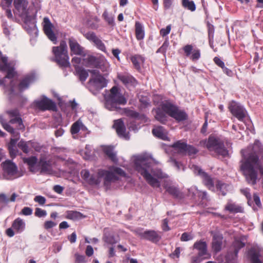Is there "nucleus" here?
<instances>
[{
	"label": "nucleus",
	"instance_id": "nucleus-5",
	"mask_svg": "<svg viewBox=\"0 0 263 263\" xmlns=\"http://www.w3.org/2000/svg\"><path fill=\"white\" fill-rule=\"evenodd\" d=\"M52 52L54 55L55 61L60 66L64 68L70 66L67 46L65 41H62L59 46L53 47Z\"/></svg>",
	"mask_w": 263,
	"mask_h": 263
},
{
	"label": "nucleus",
	"instance_id": "nucleus-10",
	"mask_svg": "<svg viewBox=\"0 0 263 263\" xmlns=\"http://www.w3.org/2000/svg\"><path fill=\"white\" fill-rule=\"evenodd\" d=\"M13 62H8L7 58L3 56L0 52V70L2 71H7V75L4 79H0V85H3L7 78L11 79L15 74L14 70Z\"/></svg>",
	"mask_w": 263,
	"mask_h": 263
},
{
	"label": "nucleus",
	"instance_id": "nucleus-25",
	"mask_svg": "<svg viewBox=\"0 0 263 263\" xmlns=\"http://www.w3.org/2000/svg\"><path fill=\"white\" fill-rule=\"evenodd\" d=\"M35 80V76L33 74L27 75L20 82L18 85L20 90L23 91L27 89L30 84L34 82Z\"/></svg>",
	"mask_w": 263,
	"mask_h": 263
},
{
	"label": "nucleus",
	"instance_id": "nucleus-34",
	"mask_svg": "<svg viewBox=\"0 0 263 263\" xmlns=\"http://www.w3.org/2000/svg\"><path fill=\"white\" fill-rule=\"evenodd\" d=\"M186 146L187 144L181 140L175 142L172 145V147L174 148V149L178 153L181 154H185Z\"/></svg>",
	"mask_w": 263,
	"mask_h": 263
},
{
	"label": "nucleus",
	"instance_id": "nucleus-31",
	"mask_svg": "<svg viewBox=\"0 0 263 263\" xmlns=\"http://www.w3.org/2000/svg\"><path fill=\"white\" fill-rule=\"evenodd\" d=\"M252 153H250L249 156L247 157H246L245 156V154L243 153V151H242V153H243V159L241 160V162L242 163V161H244L245 160V159H246L247 158H248L252 154H254L256 156L257 155H256V153H259V152H260L262 151V145L261 144V143H260V142L258 140H255V141L254 142L253 146H252Z\"/></svg>",
	"mask_w": 263,
	"mask_h": 263
},
{
	"label": "nucleus",
	"instance_id": "nucleus-1",
	"mask_svg": "<svg viewBox=\"0 0 263 263\" xmlns=\"http://www.w3.org/2000/svg\"><path fill=\"white\" fill-rule=\"evenodd\" d=\"M135 169L144 178L146 182L152 187H160V179L166 178L167 175L160 168L155 167L159 162L145 155H139L134 157Z\"/></svg>",
	"mask_w": 263,
	"mask_h": 263
},
{
	"label": "nucleus",
	"instance_id": "nucleus-48",
	"mask_svg": "<svg viewBox=\"0 0 263 263\" xmlns=\"http://www.w3.org/2000/svg\"><path fill=\"white\" fill-rule=\"evenodd\" d=\"M169 46V42L168 39H166L162 45L157 50V53L161 52L163 54L165 53L167 49Z\"/></svg>",
	"mask_w": 263,
	"mask_h": 263
},
{
	"label": "nucleus",
	"instance_id": "nucleus-14",
	"mask_svg": "<svg viewBox=\"0 0 263 263\" xmlns=\"http://www.w3.org/2000/svg\"><path fill=\"white\" fill-rule=\"evenodd\" d=\"M34 103L36 107L42 110H55L57 108L55 103L45 96L40 100H35Z\"/></svg>",
	"mask_w": 263,
	"mask_h": 263
},
{
	"label": "nucleus",
	"instance_id": "nucleus-56",
	"mask_svg": "<svg viewBox=\"0 0 263 263\" xmlns=\"http://www.w3.org/2000/svg\"><path fill=\"white\" fill-rule=\"evenodd\" d=\"M18 147L25 153H28L29 152L28 146L27 143L24 141H20L18 143Z\"/></svg>",
	"mask_w": 263,
	"mask_h": 263
},
{
	"label": "nucleus",
	"instance_id": "nucleus-29",
	"mask_svg": "<svg viewBox=\"0 0 263 263\" xmlns=\"http://www.w3.org/2000/svg\"><path fill=\"white\" fill-rule=\"evenodd\" d=\"M37 161V159L35 156H31L30 157L23 158V162L27 164L30 171L34 173L37 172V169L35 167Z\"/></svg>",
	"mask_w": 263,
	"mask_h": 263
},
{
	"label": "nucleus",
	"instance_id": "nucleus-22",
	"mask_svg": "<svg viewBox=\"0 0 263 263\" xmlns=\"http://www.w3.org/2000/svg\"><path fill=\"white\" fill-rule=\"evenodd\" d=\"M7 114H8L10 117H14V118L11 119L10 120V123L11 124L17 123L18 127L17 128L19 129H22L24 128V125L22 123V121L21 118L19 117L18 111L17 109H13L11 110H8L6 111Z\"/></svg>",
	"mask_w": 263,
	"mask_h": 263
},
{
	"label": "nucleus",
	"instance_id": "nucleus-49",
	"mask_svg": "<svg viewBox=\"0 0 263 263\" xmlns=\"http://www.w3.org/2000/svg\"><path fill=\"white\" fill-rule=\"evenodd\" d=\"M200 58V51L198 49H194L192 53V55L190 57V59L195 61L199 59Z\"/></svg>",
	"mask_w": 263,
	"mask_h": 263
},
{
	"label": "nucleus",
	"instance_id": "nucleus-30",
	"mask_svg": "<svg viewBox=\"0 0 263 263\" xmlns=\"http://www.w3.org/2000/svg\"><path fill=\"white\" fill-rule=\"evenodd\" d=\"M95 67L100 69L102 71H107L109 68V64L104 57H99Z\"/></svg>",
	"mask_w": 263,
	"mask_h": 263
},
{
	"label": "nucleus",
	"instance_id": "nucleus-64",
	"mask_svg": "<svg viewBox=\"0 0 263 263\" xmlns=\"http://www.w3.org/2000/svg\"><path fill=\"white\" fill-rule=\"evenodd\" d=\"M56 223L52 221H47L44 223V228L46 229H49L51 228H53L55 226H56Z\"/></svg>",
	"mask_w": 263,
	"mask_h": 263
},
{
	"label": "nucleus",
	"instance_id": "nucleus-37",
	"mask_svg": "<svg viewBox=\"0 0 263 263\" xmlns=\"http://www.w3.org/2000/svg\"><path fill=\"white\" fill-rule=\"evenodd\" d=\"M39 165L41 167V172L50 174L51 172V167L49 162L41 160Z\"/></svg>",
	"mask_w": 263,
	"mask_h": 263
},
{
	"label": "nucleus",
	"instance_id": "nucleus-13",
	"mask_svg": "<svg viewBox=\"0 0 263 263\" xmlns=\"http://www.w3.org/2000/svg\"><path fill=\"white\" fill-rule=\"evenodd\" d=\"M228 108L233 116L239 121H243L247 116V111L244 107L235 101L230 102Z\"/></svg>",
	"mask_w": 263,
	"mask_h": 263
},
{
	"label": "nucleus",
	"instance_id": "nucleus-32",
	"mask_svg": "<svg viewBox=\"0 0 263 263\" xmlns=\"http://www.w3.org/2000/svg\"><path fill=\"white\" fill-rule=\"evenodd\" d=\"M76 73L82 82H84L88 77V71L78 65H74Z\"/></svg>",
	"mask_w": 263,
	"mask_h": 263
},
{
	"label": "nucleus",
	"instance_id": "nucleus-20",
	"mask_svg": "<svg viewBox=\"0 0 263 263\" xmlns=\"http://www.w3.org/2000/svg\"><path fill=\"white\" fill-rule=\"evenodd\" d=\"M118 78L128 88L135 87L137 83L136 79L128 74H118Z\"/></svg>",
	"mask_w": 263,
	"mask_h": 263
},
{
	"label": "nucleus",
	"instance_id": "nucleus-8",
	"mask_svg": "<svg viewBox=\"0 0 263 263\" xmlns=\"http://www.w3.org/2000/svg\"><path fill=\"white\" fill-rule=\"evenodd\" d=\"M14 12L27 23L32 17V9L28 6L27 0H14Z\"/></svg>",
	"mask_w": 263,
	"mask_h": 263
},
{
	"label": "nucleus",
	"instance_id": "nucleus-61",
	"mask_svg": "<svg viewBox=\"0 0 263 263\" xmlns=\"http://www.w3.org/2000/svg\"><path fill=\"white\" fill-rule=\"evenodd\" d=\"M193 239V236L187 233H183L182 235H181V237L180 238V240L182 241H189L190 240H191Z\"/></svg>",
	"mask_w": 263,
	"mask_h": 263
},
{
	"label": "nucleus",
	"instance_id": "nucleus-6",
	"mask_svg": "<svg viewBox=\"0 0 263 263\" xmlns=\"http://www.w3.org/2000/svg\"><path fill=\"white\" fill-rule=\"evenodd\" d=\"M126 100L121 94L117 87H113L110 90V93L108 100L106 103V107L110 110H116L120 112L122 109L118 105H125Z\"/></svg>",
	"mask_w": 263,
	"mask_h": 263
},
{
	"label": "nucleus",
	"instance_id": "nucleus-21",
	"mask_svg": "<svg viewBox=\"0 0 263 263\" xmlns=\"http://www.w3.org/2000/svg\"><path fill=\"white\" fill-rule=\"evenodd\" d=\"M68 43L72 54L76 55H83V48L78 43L77 40L72 37L68 39Z\"/></svg>",
	"mask_w": 263,
	"mask_h": 263
},
{
	"label": "nucleus",
	"instance_id": "nucleus-63",
	"mask_svg": "<svg viewBox=\"0 0 263 263\" xmlns=\"http://www.w3.org/2000/svg\"><path fill=\"white\" fill-rule=\"evenodd\" d=\"M10 155L11 157H14L16 155L17 151L15 146H8Z\"/></svg>",
	"mask_w": 263,
	"mask_h": 263
},
{
	"label": "nucleus",
	"instance_id": "nucleus-11",
	"mask_svg": "<svg viewBox=\"0 0 263 263\" xmlns=\"http://www.w3.org/2000/svg\"><path fill=\"white\" fill-rule=\"evenodd\" d=\"M206 147L209 151H214L223 156H226L228 154V151L225 148L223 143L214 137H209L206 144Z\"/></svg>",
	"mask_w": 263,
	"mask_h": 263
},
{
	"label": "nucleus",
	"instance_id": "nucleus-62",
	"mask_svg": "<svg viewBox=\"0 0 263 263\" xmlns=\"http://www.w3.org/2000/svg\"><path fill=\"white\" fill-rule=\"evenodd\" d=\"M125 112L127 114V116L133 117V118H137L138 117V113L130 110H126V109H124Z\"/></svg>",
	"mask_w": 263,
	"mask_h": 263
},
{
	"label": "nucleus",
	"instance_id": "nucleus-47",
	"mask_svg": "<svg viewBox=\"0 0 263 263\" xmlns=\"http://www.w3.org/2000/svg\"><path fill=\"white\" fill-rule=\"evenodd\" d=\"M233 246L234 248L235 255H236L238 253V250L245 246V243L240 240H236L233 242Z\"/></svg>",
	"mask_w": 263,
	"mask_h": 263
},
{
	"label": "nucleus",
	"instance_id": "nucleus-51",
	"mask_svg": "<svg viewBox=\"0 0 263 263\" xmlns=\"http://www.w3.org/2000/svg\"><path fill=\"white\" fill-rule=\"evenodd\" d=\"M94 44L101 51L104 52L106 51L105 46L100 39L98 38L94 42Z\"/></svg>",
	"mask_w": 263,
	"mask_h": 263
},
{
	"label": "nucleus",
	"instance_id": "nucleus-4",
	"mask_svg": "<svg viewBox=\"0 0 263 263\" xmlns=\"http://www.w3.org/2000/svg\"><path fill=\"white\" fill-rule=\"evenodd\" d=\"M91 73L90 78L88 82L89 89L94 95L99 90L105 87L107 84V80L100 73L98 70H89Z\"/></svg>",
	"mask_w": 263,
	"mask_h": 263
},
{
	"label": "nucleus",
	"instance_id": "nucleus-57",
	"mask_svg": "<svg viewBox=\"0 0 263 263\" xmlns=\"http://www.w3.org/2000/svg\"><path fill=\"white\" fill-rule=\"evenodd\" d=\"M213 61L214 63L219 67H221L222 69H225V70H228V69L225 67L224 62L218 57H215L213 59Z\"/></svg>",
	"mask_w": 263,
	"mask_h": 263
},
{
	"label": "nucleus",
	"instance_id": "nucleus-33",
	"mask_svg": "<svg viewBox=\"0 0 263 263\" xmlns=\"http://www.w3.org/2000/svg\"><path fill=\"white\" fill-rule=\"evenodd\" d=\"M131 61L137 70H140L141 66L144 63L145 59L140 55L136 54L131 57Z\"/></svg>",
	"mask_w": 263,
	"mask_h": 263
},
{
	"label": "nucleus",
	"instance_id": "nucleus-9",
	"mask_svg": "<svg viewBox=\"0 0 263 263\" xmlns=\"http://www.w3.org/2000/svg\"><path fill=\"white\" fill-rule=\"evenodd\" d=\"M3 177L7 180H13L21 176L16 165L10 160H6L2 163Z\"/></svg>",
	"mask_w": 263,
	"mask_h": 263
},
{
	"label": "nucleus",
	"instance_id": "nucleus-36",
	"mask_svg": "<svg viewBox=\"0 0 263 263\" xmlns=\"http://www.w3.org/2000/svg\"><path fill=\"white\" fill-rule=\"evenodd\" d=\"M216 186L217 191L219 192V194H221L222 196H224L227 191H228L230 189V186L229 185L223 183L219 180L216 181Z\"/></svg>",
	"mask_w": 263,
	"mask_h": 263
},
{
	"label": "nucleus",
	"instance_id": "nucleus-18",
	"mask_svg": "<svg viewBox=\"0 0 263 263\" xmlns=\"http://www.w3.org/2000/svg\"><path fill=\"white\" fill-rule=\"evenodd\" d=\"M194 248L198 250V256L202 257L204 256V259H209L211 254L208 252L207 245L205 241H199L196 242L194 245Z\"/></svg>",
	"mask_w": 263,
	"mask_h": 263
},
{
	"label": "nucleus",
	"instance_id": "nucleus-50",
	"mask_svg": "<svg viewBox=\"0 0 263 263\" xmlns=\"http://www.w3.org/2000/svg\"><path fill=\"white\" fill-rule=\"evenodd\" d=\"M194 47L192 45H186L184 46L183 48V50L185 54L186 57H189L191 55L194 50Z\"/></svg>",
	"mask_w": 263,
	"mask_h": 263
},
{
	"label": "nucleus",
	"instance_id": "nucleus-52",
	"mask_svg": "<svg viewBox=\"0 0 263 263\" xmlns=\"http://www.w3.org/2000/svg\"><path fill=\"white\" fill-rule=\"evenodd\" d=\"M75 263H85L87 260L86 257L84 255H80L78 253L74 254Z\"/></svg>",
	"mask_w": 263,
	"mask_h": 263
},
{
	"label": "nucleus",
	"instance_id": "nucleus-38",
	"mask_svg": "<svg viewBox=\"0 0 263 263\" xmlns=\"http://www.w3.org/2000/svg\"><path fill=\"white\" fill-rule=\"evenodd\" d=\"M104 152L106 155L114 162L118 160L116 155L114 153L113 148L111 146H106L104 148Z\"/></svg>",
	"mask_w": 263,
	"mask_h": 263
},
{
	"label": "nucleus",
	"instance_id": "nucleus-7",
	"mask_svg": "<svg viewBox=\"0 0 263 263\" xmlns=\"http://www.w3.org/2000/svg\"><path fill=\"white\" fill-rule=\"evenodd\" d=\"M161 107L163 111L178 121H183L187 119L186 114L184 111L179 110L176 105L170 101L166 100L162 102L161 104Z\"/></svg>",
	"mask_w": 263,
	"mask_h": 263
},
{
	"label": "nucleus",
	"instance_id": "nucleus-26",
	"mask_svg": "<svg viewBox=\"0 0 263 263\" xmlns=\"http://www.w3.org/2000/svg\"><path fill=\"white\" fill-rule=\"evenodd\" d=\"M163 186L166 191L170 195L176 198L181 197L182 194L176 186L168 183H164Z\"/></svg>",
	"mask_w": 263,
	"mask_h": 263
},
{
	"label": "nucleus",
	"instance_id": "nucleus-44",
	"mask_svg": "<svg viewBox=\"0 0 263 263\" xmlns=\"http://www.w3.org/2000/svg\"><path fill=\"white\" fill-rule=\"evenodd\" d=\"M12 227L17 231H21L24 228V223L22 220L17 218L13 222Z\"/></svg>",
	"mask_w": 263,
	"mask_h": 263
},
{
	"label": "nucleus",
	"instance_id": "nucleus-60",
	"mask_svg": "<svg viewBox=\"0 0 263 263\" xmlns=\"http://www.w3.org/2000/svg\"><path fill=\"white\" fill-rule=\"evenodd\" d=\"M34 200L41 205H43L46 202V199L44 197L39 195L35 197Z\"/></svg>",
	"mask_w": 263,
	"mask_h": 263
},
{
	"label": "nucleus",
	"instance_id": "nucleus-3",
	"mask_svg": "<svg viewBox=\"0 0 263 263\" xmlns=\"http://www.w3.org/2000/svg\"><path fill=\"white\" fill-rule=\"evenodd\" d=\"M241 169L249 183L255 184L256 182L257 173L256 170H259L263 176V167L259 161V158L254 154L251 155L245 160L242 161Z\"/></svg>",
	"mask_w": 263,
	"mask_h": 263
},
{
	"label": "nucleus",
	"instance_id": "nucleus-35",
	"mask_svg": "<svg viewBox=\"0 0 263 263\" xmlns=\"http://www.w3.org/2000/svg\"><path fill=\"white\" fill-rule=\"evenodd\" d=\"M136 36L138 40H142L145 36L144 30L142 24L139 22L135 23Z\"/></svg>",
	"mask_w": 263,
	"mask_h": 263
},
{
	"label": "nucleus",
	"instance_id": "nucleus-45",
	"mask_svg": "<svg viewBox=\"0 0 263 263\" xmlns=\"http://www.w3.org/2000/svg\"><path fill=\"white\" fill-rule=\"evenodd\" d=\"M82 122L78 120L74 122L71 126V133L72 135L77 134L80 130L81 127L82 126Z\"/></svg>",
	"mask_w": 263,
	"mask_h": 263
},
{
	"label": "nucleus",
	"instance_id": "nucleus-23",
	"mask_svg": "<svg viewBox=\"0 0 263 263\" xmlns=\"http://www.w3.org/2000/svg\"><path fill=\"white\" fill-rule=\"evenodd\" d=\"M222 235L219 234H214L213 237L212 248L213 251L217 253L221 250L222 245Z\"/></svg>",
	"mask_w": 263,
	"mask_h": 263
},
{
	"label": "nucleus",
	"instance_id": "nucleus-24",
	"mask_svg": "<svg viewBox=\"0 0 263 263\" xmlns=\"http://www.w3.org/2000/svg\"><path fill=\"white\" fill-rule=\"evenodd\" d=\"M152 133L155 137L163 140L168 141L169 140L167 136V132L162 126L155 127L152 130Z\"/></svg>",
	"mask_w": 263,
	"mask_h": 263
},
{
	"label": "nucleus",
	"instance_id": "nucleus-19",
	"mask_svg": "<svg viewBox=\"0 0 263 263\" xmlns=\"http://www.w3.org/2000/svg\"><path fill=\"white\" fill-rule=\"evenodd\" d=\"M114 128L116 129L118 136L126 140H128L129 137L128 134L126 133V129L123 122L121 120H116L114 122Z\"/></svg>",
	"mask_w": 263,
	"mask_h": 263
},
{
	"label": "nucleus",
	"instance_id": "nucleus-59",
	"mask_svg": "<svg viewBox=\"0 0 263 263\" xmlns=\"http://www.w3.org/2000/svg\"><path fill=\"white\" fill-rule=\"evenodd\" d=\"M171 29V25H168L166 28H162L160 31V34L162 36H165L170 33Z\"/></svg>",
	"mask_w": 263,
	"mask_h": 263
},
{
	"label": "nucleus",
	"instance_id": "nucleus-54",
	"mask_svg": "<svg viewBox=\"0 0 263 263\" xmlns=\"http://www.w3.org/2000/svg\"><path fill=\"white\" fill-rule=\"evenodd\" d=\"M198 152V150L194 147L187 145L185 153L187 154L190 156L196 154Z\"/></svg>",
	"mask_w": 263,
	"mask_h": 263
},
{
	"label": "nucleus",
	"instance_id": "nucleus-12",
	"mask_svg": "<svg viewBox=\"0 0 263 263\" xmlns=\"http://www.w3.org/2000/svg\"><path fill=\"white\" fill-rule=\"evenodd\" d=\"M190 168L194 174L199 176L202 179L204 184L210 190H214V182L213 179L198 166L192 164L190 165Z\"/></svg>",
	"mask_w": 263,
	"mask_h": 263
},
{
	"label": "nucleus",
	"instance_id": "nucleus-43",
	"mask_svg": "<svg viewBox=\"0 0 263 263\" xmlns=\"http://www.w3.org/2000/svg\"><path fill=\"white\" fill-rule=\"evenodd\" d=\"M103 239L105 242L108 244L113 245L117 242V240L115 239L114 236L106 232H104Z\"/></svg>",
	"mask_w": 263,
	"mask_h": 263
},
{
	"label": "nucleus",
	"instance_id": "nucleus-40",
	"mask_svg": "<svg viewBox=\"0 0 263 263\" xmlns=\"http://www.w3.org/2000/svg\"><path fill=\"white\" fill-rule=\"evenodd\" d=\"M182 6L185 9L191 11H194L196 10V5L193 1L182 0Z\"/></svg>",
	"mask_w": 263,
	"mask_h": 263
},
{
	"label": "nucleus",
	"instance_id": "nucleus-15",
	"mask_svg": "<svg viewBox=\"0 0 263 263\" xmlns=\"http://www.w3.org/2000/svg\"><path fill=\"white\" fill-rule=\"evenodd\" d=\"M0 122L4 128L12 134V138L8 146H15V144L19 139L18 133L6 122L2 115L0 116Z\"/></svg>",
	"mask_w": 263,
	"mask_h": 263
},
{
	"label": "nucleus",
	"instance_id": "nucleus-27",
	"mask_svg": "<svg viewBox=\"0 0 263 263\" xmlns=\"http://www.w3.org/2000/svg\"><path fill=\"white\" fill-rule=\"evenodd\" d=\"M224 209L226 211L230 213H238L244 212L243 208L240 205L231 202H228Z\"/></svg>",
	"mask_w": 263,
	"mask_h": 263
},
{
	"label": "nucleus",
	"instance_id": "nucleus-58",
	"mask_svg": "<svg viewBox=\"0 0 263 263\" xmlns=\"http://www.w3.org/2000/svg\"><path fill=\"white\" fill-rule=\"evenodd\" d=\"M85 215H67V218L73 220H78L85 218Z\"/></svg>",
	"mask_w": 263,
	"mask_h": 263
},
{
	"label": "nucleus",
	"instance_id": "nucleus-39",
	"mask_svg": "<svg viewBox=\"0 0 263 263\" xmlns=\"http://www.w3.org/2000/svg\"><path fill=\"white\" fill-rule=\"evenodd\" d=\"M99 57H95L92 55H88L86 58L84 59L86 65L85 66L87 67H95L96 65L97 64V62Z\"/></svg>",
	"mask_w": 263,
	"mask_h": 263
},
{
	"label": "nucleus",
	"instance_id": "nucleus-53",
	"mask_svg": "<svg viewBox=\"0 0 263 263\" xmlns=\"http://www.w3.org/2000/svg\"><path fill=\"white\" fill-rule=\"evenodd\" d=\"M32 4L35 8V11L32 12V16L36 13L37 11L40 10L41 8V1L40 0H33Z\"/></svg>",
	"mask_w": 263,
	"mask_h": 263
},
{
	"label": "nucleus",
	"instance_id": "nucleus-42",
	"mask_svg": "<svg viewBox=\"0 0 263 263\" xmlns=\"http://www.w3.org/2000/svg\"><path fill=\"white\" fill-rule=\"evenodd\" d=\"M249 253L252 263H262V262L258 258V253L255 250H250Z\"/></svg>",
	"mask_w": 263,
	"mask_h": 263
},
{
	"label": "nucleus",
	"instance_id": "nucleus-16",
	"mask_svg": "<svg viewBox=\"0 0 263 263\" xmlns=\"http://www.w3.org/2000/svg\"><path fill=\"white\" fill-rule=\"evenodd\" d=\"M136 233L141 238L149 240L153 242H157L161 238L157 232L154 230H147L143 232L136 230Z\"/></svg>",
	"mask_w": 263,
	"mask_h": 263
},
{
	"label": "nucleus",
	"instance_id": "nucleus-41",
	"mask_svg": "<svg viewBox=\"0 0 263 263\" xmlns=\"http://www.w3.org/2000/svg\"><path fill=\"white\" fill-rule=\"evenodd\" d=\"M156 112L155 118L161 123H165L167 121L166 115L160 109H157Z\"/></svg>",
	"mask_w": 263,
	"mask_h": 263
},
{
	"label": "nucleus",
	"instance_id": "nucleus-2",
	"mask_svg": "<svg viewBox=\"0 0 263 263\" xmlns=\"http://www.w3.org/2000/svg\"><path fill=\"white\" fill-rule=\"evenodd\" d=\"M81 177L90 184H98L104 179V185L107 186L110 182L118 180L117 175L124 176L125 173L121 168L111 166L109 171L99 170L97 174L91 175L87 170H83L81 172Z\"/></svg>",
	"mask_w": 263,
	"mask_h": 263
},
{
	"label": "nucleus",
	"instance_id": "nucleus-17",
	"mask_svg": "<svg viewBox=\"0 0 263 263\" xmlns=\"http://www.w3.org/2000/svg\"><path fill=\"white\" fill-rule=\"evenodd\" d=\"M43 24L44 31L45 34L50 40L56 43L57 37L52 30L53 25L50 22L48 17H45L44 18Z\"/></svg>",
	"mask_w": 263,
	"mask_h": 263
},
{
	"label": "nucleus",
	"instance_id": "nucleus-28",
	"mask_svg": "<svg viewBox=\"0 0 263 263\" xmlns=\"http://www.w3.org/2000/svg\"><path fill=\"white\" fill-rule=\"evenodd\" d=\"M189 195L192 197H198L202 200L207 199V193L206 192L200 191L196 186H192L189 189Z\"/></svg>",
	"mask_w": 263,
	"mask_h": 263
},
{
	"label": "nucleus",
	"instance_id": "nucleus-46",
	"mask_svg": "<svg viewBox=\"0 0 263 263\" xmlns=\"http://www.w3.org/2000/svg\"><path fill=\"white\" fill-rule=\"evenodd\" d=\"M102 16L109 25H112L114 24V16L111 14H109L106 10L103 12Z\"/></svg>",
	"mask_w": 263,
	"mask_h": 263
},
{
	"label": "nucleus",
	"instance_id": "nucleus-55",
	"mask_svg": "<svg viewBox=\"0 0 263 263\" xmlns=\"http://www.w3.org/2000/svg\"><path fill=\"white\" fill-rule=\"evenodd\" d=\"M84 36L88 40L95 42V41L98 38L93 32H88L84 34Z\"/></svg>",
	"mask_w": 263,
	"mask_h": 263
}]
</instances>
